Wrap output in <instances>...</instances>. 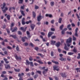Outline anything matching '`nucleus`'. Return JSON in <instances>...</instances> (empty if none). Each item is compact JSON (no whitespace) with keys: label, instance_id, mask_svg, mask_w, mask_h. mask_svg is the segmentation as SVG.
Returning <instances> with one entry per match:
<instances>
[{"label":"nucleus","instance_id":"nucleus-33","mask_svg":"<svg viewBox=\"0 0 80 80\" xmlns=\"http://www.w3.org/2000/svg\"><path fill=\"white\" fill-rule=\"evenodd\" d=\"M72 52H75V53H77V49H76V48H74L73 50H72Z\"/></svg>","mask_w":80,"mask_h":80},{"label":"nucleus","instance_id":"nucleus-6","mask_svg":"<svg viewBox=\"0 0 80 80\" xmlns=\"http://www.w3.org/2000/svg\"><path fill=\"white\" fill-rule=\"evenodd\" d=\"M53 32H48V38H50L51 35H52V34H53Z\"/></svg>","mask_w":80,"mask_h":80},{"label":"nucleus","instance_id":"nucleus-15","mask_svg":"<svg viewBox=\"0 0 80 80\" xmlns=\"http://www.w3.org/2000/svg\"><path fill=\"white\" fill-rule=\"evenodd\" d=\"M59 60L61 61H65L66 58L61 57L59 58Z\"/></svg>","mask_w":80,"mask_h":80},{"label":"nucleus","instance_id":"nucleus-21","mask_svg":"<svg viewBox=\"0 0 80 80\" xmlns=\"http://www.w3.org/2000/svg\"><path fill=\"white\" fill-rule=\"evenodd\" d=\"M37 62H38V63H39L40 64H43V62H42V61H40L39 60H38L37 61Z\"/></svg>","mask_w":80,"mask_h":80},{"label":"nucleus","instance_id":"nucleus-11","mask_svg":"<svg viewBox=\"0 0 80 80\" xmlns=\"http://www.w3.org/2000/svg\"><path fill=\"white\" fill-rule=\"evenodd\" d=\"M26 65H29L30 64V62L28 61V60H26V62L25 63Z\"/></svg>","mask_w":80,"mask_h":80},{"label":"nucleus","instance_id":"nucleus-19","mask_svg":"<svg viewBox=\"0 0 80 80\" xmlns=\"http://www.w3.org/2000/svg\"><path fill=\"white\" fill-rule=\"evenodd\" d=\"M46 17H49L50 18H51L52 17V15L51 14H46L45 15Z\"/></svg>","mask_w":80,"mask_h":80},{"label":"nucleus","instance_id":"nucleus-12","mask_svg":"<svg viewBox=\"0 0 80 80\" xmlns=\"http://www.w3.org/2000/svg\"><path fill=\"white\" fill-rule=\"evenodd\" d=\"M17 27H14L13 28V30H12V32H17Z\"/></svg>","mask_w":80,"mask_h":80},{"label":"nucleus","instance_id":"nucleus-31","mask_svg":"<svg viewBox=\"0 0 80 80\" xmlns=\"http://www.w3.org/2000/svg\"><path fill=\"white\" fill-rule=\"evenodd\" d=\"M38 77V74H36L33 76V78L34 79H35L37 78Z\"/></svg>","mask_w":80,"mask_h":80},{"label":"nucleus","instance_id":"nucleus-43","mask_svg":"<svg viewBox=\"0 0 80 80\" xmlns=\"http://www.w3.org/2000/svg\"><path fill=\"white\" fill-rule=\"evenodd\" d=\"M36 72H37V73H39V74H40V75H41V71H36Z\"/></svg>","mask_w":80,"mask_h":80},{"label":"nucleus","instance_id":"nucleus-16","mask_svg":"<svg viewBox=\"0 0 80 80\" xmlns=\"http://www.w3.org/2000/svg\"><path fill=\"white\" fill-rule=\"evenodd\" d=\"M20 12H21V13L22 15H23V16H25V13H24V11H23L22 10H20Z\"/></svg>","mask_w":80,"mask_h":80},{"label":"nucleus","instance_id":"nucleus-22","mask_svg":"<svg viewBox=\"0 0 80 80\" xmlns=\"http://www.w3.org/2000/svg\"><path fill=\"white\" fill-rule=\"evenodd\" d=\"M10 37H12L13 38H14V39H15V38H17V36H16V35H10Z\"/></svg>","mask_w":80,"mask_h":80},{"label":"nucleus","instance_id":"nucleus-23","mask_svg":"<svg viewBox=\"0 0 80 80\" xmlns=\"http://www.w3.org/2000/svg\"><path fill=\"white\" fill-rule=\"evenodd\" d=\"M23 0H19V2H18V3L19 4H22L23 3Z\"/></svg>","mask_w":80,"mask_h":80},{"label":"nucleus","instance_id":"nucleus-42","mask_svg":"<svg viewBox=\"0 0 80 80\" xmlns=\"http://www.w3.org/2000/svg\"><path fill=\"white\" fill-rule=\"evenodd\" d=\"M51 57H53V51L51 52Z\"/></svg>","mask_w":80,"mask_h":80},{"label":"nucleus","instance_id":"nucleus-39","mask_svg":"<svg viewBox=\"0 0 80 80\" xmlns=\"http://www.w3.org/2000/svg\"><path fill=\"white\" fill-rule=\"evenodd\" d=\"M29 61H32L33 60V58L30 56L29 58Z\"/></svg>","mask_w":80,"mask_h":80},{"label":"nucleus","instance_id":"nucleus-30","mask_svg":"<svg viewBox=\"0 0 80 80\" xmlns=\"http://www.w3.org/2000/svg\"><path fill=\"white\" fill-rule=\"evenodd\" d=\"M63 25L62 24L61 26H60L59 28L61 30H62L63 29Z\"/></svg>","mask_w":80,"mask_h":80},{"label":"nucleus","instance_id":"nucleus-62","mask_svg":"<svg viewBox=\"0 0 80 80\" xmlns=\"http://www.w3.org/2000/svg\"><path fill=\"white\" fill-rule=\"evenodd\" d=\"M30 70L28 68H26V72H28Z\"/></svg>","mask_w":80,"mask_h":80},{"label":"nucleus","instance_id":"nucleus-37","mask_svg":"<svg viewBox=\"0 0 80 80\" xmlns=\"http://www.w3.org/2000/svg\"><path fill=\"white\" fill-rule=\"evenodd\" d=\"M32 23V21L30 20L29 21H27L26 22V24H28L29 23Z\"/></svg>","mask_w":80,"mask_h":80},{"label":"nucleus","instance_id":"nucleus-46","mask_svg":"<svg viewBox=\"0 0 80 80\" xmlns=\"http://www.w3.org/2000/svg\"><path fill=\"white\" fill-rule=\"evenodd\" d=\"M78 32H75V35L76 37H78V34H77Z\"/></svg>","mask_w":80,"mask_h":80},{"label":"nucleus","instance_id":"nucleus-59","mask_svg":"<svg viewBox=\"0 0 80 80\" xmlns=\"http://www.w3.org/2000/svg\"><path fill=\"white\" fill-rule=\"evenodd\" d=\"M80 68H76V70H77V72H78V70H80Z\"/></svg>","mask_w":80,"mask_h":80},{"label":"nucleus","instance_id":"nucleus-56","mask_svg":"<svg viewBox=\"0 0 80 80\" xmlns=\"http://www.w3.org/2000/svg\"><path fill=\"white\" fill-rule=\"evenodd\" d=\"M64 30H62V32H61V33L62 34V35H63V34H65V32H64Z\"/></svg>","mask_w":80,"mask_h":80},{"label":"nucleus","instance_id":"nucleus-40","mask_svg":"<svg viewBox=\"0 0 80 80\" xmlns=\"http://www.w3.org/2000/svg\"><path fill=\"white\" fill-rule=\"evenodd\" d=\"M25 5H23V6H22L21 7V9H22V10H24V9L25 8Z\"/></svg>","mask_w":80,"mask_h":80},{"label":"nucleus","instance_id":"nucleus-48","mask_svg":"<svg viewBox=\"0 0 80 80\" xmlns=\"http://www.w3.org/2000/svg\"><path fill=\"white\" fill-rule=\"evenodd\" d=\"M4 53L5 55H8V53H7V51H6L4 52Z\"/></svg>","mask_w":80,"mask_h":80},{"label":"nucleus","instance_id":"nucleus-64","mask_svg":"<svg viewBox=\"0 0 80 80\" xmlns=\"http://www.w3.org/2000/svg\"><path fill=\"white\" fill-rule=\"evenodd\" d=\"M51 31H55V28H51Z\"/></svg>","mask_w":80,"mask_h":80},{"label":"nucleus","instance_id":"nucleus-7","mask_svg":"<svg viewBox=\"0 0 80 80\" xmlns=\"http://www.w3.org/2000/svg\"><path fill=\"white\" fill-rule=\"evenodd\" d=\"M6 5V4L5 3L3 2V4H1V7L2 9H3L4 8H5V6Z\"/></svg>","mask_w":80,"mask_h":80},{"label":"nucleus","instance_id":"nucleus-51","mask_svg":"<svg viewBox=\"0 0 80 80\" xmlns=\"http://www.w3.org/2000/svg\"><path fill=\"white\" fill-rule=\"evenodd\" d=\"M71 25H72V27H75V24H74V23H72L71 24Z\"/></svg>","mask_w":80,"mask_h":80},{"label":"nucleus","instance_id":"nucleus-28","mask_svg":"<svg viewBox=\"0 0 80 80\" xmlns=\"http://www.w3.org/2000/svg\"><path fill=\"white\" fill-rule=\"evenodd\" d=\"M55 3H54V2L52 1L50 3V4L51 5V6L52 7L53 6V5H54V4Z\"/></svg>","mask_w":80,"mask_h":80},{"label":"nucleus","instance_id":"nucleus-26","mask_svg":"<svg viewBox=\"0 0 80 80\" xmlns=\"http://www.w3.org/2000/svg\"><path fill=\"white\" fill-rule=\"evenodd\" d=\"M62 18H59L58 20V23H62Z\"/></svg>","mask_w":80,"mask_h":80},{"label":"nucleus","instance_id":"nucleus-35","mask_svg":"<svg viewBox=\"0 0 80 80\" xmlns=\"http://www.w3.org/2000/svg\"><path fill=\"white\" fill-rule=\"evenodd\" d=\"M30 64L31 67H33L34 66V65H33V62H30Z\"/></svg>","mask_w":80,"mask_h":80},{"label":"nucleus","instance_id":"nucleus-47","mask_svg":"<svg viewBox=\"0 0 80 80\" xmlns=\"http://www.w3.org/2000/svg\"><path fill=\"white\" fill-rule=\"evenodd\" d=\"M78 56L77 57V58L78 59H79V58H80V54L78 53Z\"/></svg>","mask_w":80,"mask_h":80},{"label":"nucleus","instance_id":"nucleus-41","mask_svg":"<svg viewBox=\"0 0 80 80\" xmlns=\"http://www.w3.org/2000/svg\"><path fill=\"white\" fill-rule=\"evenodd\" d=\"M67 34H69L70 35H72V32H66Z\"/></svg>","mask_w":80,"mask_h":80},{"label":"nucleus","instance_id":"nucleus-34","mask_svg":"<svg viewBox=\"0 0 80 80\" xmlns=\"http://www.w3.org/2000/svg\"><path fill=\"white\" fill-rule=\"evenodd\" d=\"M16 50L18 51V52H19L20 51L18 46H17V47L16 48Z\"/></svg>","mask_w":80,"mask_h":80},{"label":"nucleus","instance_id":"nucleus-13","mask_svg":"<svg viewBox=\"0 0 80 80\" xmlns=\"http://www.w3.org/2000/svg\"><path fill=\"white\" fill-rule=\"evenodd\" d=\"M24 75V73L22 72L21 74L19 73L18 74V77H22L21 76H23Z\"/></svg>","mask_w":80,"mask_h":80},{"label":"nucleus","instance_id":"nucleus-14","mask_svg":"<svg viewBox=\"0 0 80 80\" xmlns=\"http://www.w3.org/2000/svg\"><path fill=\"white\" fill-rule=\"evenodd\" d=\"M64 49L65 50H67V51H68V49H69V48H68L67 46V45H66V44H65L64 46Z\"/></svg>","mask_w":80,"mask_h":80},{"label":"nucleus","instance_id":"nucleus-53","mask_svg":"<svg viewBox=\"0 0 80 80\" xmlns=\"http://www.w3.org/2000/svg\"><path fill=\"white\" fill-rule=\"evenodd\" d=\"M39 8V7L38 6L35 5V9L37 10V9H38Z\"/></svg>","mask_w":80,"mask_h":80},{"label":"nucleus","instance_id":"nucleus-17","mask_svg":"<svg viewBox=\"0 0 80 80\" xmlns=\"http://www.w3.org/2000/svg\"><path fill=\"white\" fill-rule=\"evenodd\" d=\"M3 60L5 61V62L7 64V63H9V61H7V59H6L5 58H4Z\"/></svg>","mask_w":80,"mask_h":80},{"label":"nucleus","instance_id":"nucleus-45","mask_svg":"<svg viewBox=\"0 0 80 80\" xmlns=\"http://www.w3.org/2000/svg\"><path fill=\"white\" fill-rule=\"evenodd\" d=\"M15 24V23H12L10 26V27H13V26H14V24Z\"/></svg>","mask_w":80,"mask_h":80},{"label":"nucleus","instance_id":"nucleus-58","mask_svg":"<svg viewBox=\"0 0 80 80\" xmlns=\"http://www.w3.org/2000/svg\"><path fill=\"white\" fill-rule=\"evenodd\" d=\"M29 45H30V46L32 47H33V44L31 42L30 43Z\"/></svg>","mask_w":80,"mask_h":80},{"label":"nucleus","instance_id":"nucleus-24","mask_svg":"<svg viewBox=\"0 0 80 80\" xmlns=\"http://www.w3.org/2000/svg\"><path fill=\"white\" fill-rule=\"evenodd\" d=\"M55 42H56V41H55L52 40L51 41V45H54V44L55 43Z\"/></svg>","mask_w":80,"mask_h":80},{"label":"nucleus","instance_id":"nucleus-36","mask_svg":"<svg viewBox=\"0 0 80 80\" xmlns=\"http://www.w3.org/2000/svg\"><path fill=\"white\" fill-rule=\"evenodd\" d=\"M73 52H68V55H73Z\"/></svg>","mask_w":80,"mask_h":80},{"label":"nucleus","instance_id":"nucleus-32","mask_svg":"<svg viewBox=\"0 0 80 80\" xmlns=\"http://www.w3.org/2000/svg\"><path fill=\"white\" fill-rule=\"evenodd\" d=\"M14 70L15 72H19L20 71V70L19 69H17L14 68Z\"/></svg>","mask_w":80,"mask_h":80},{"label":"nucleus","instance_id":"nucleus-25","mask_svg":"<svg viewBox=\"0 0 80 80\" xmlns=\"http://www.w3.org/2000/svg\"><path fill=\"white\" fill-rule=\"evenodd\" d=\"M62 77H63V78L67 77V75L65 74V73H62Z\"/></svg>","mask_w":80,"mask_h":80},{"label":"nucleus","instance_id":"nucleus-1","mask_svg":"<svg viewBox=\"0 0 80 80\" xmlns=\"http://www.w3.org/2000/svg\"><path fill=\"white\" fill-rule=\"evenodd\" d=\"M72 43V38H69L66 40V43L67 44V45L68 47H70L71 45V44Z\"/></svg>","mask_w":80,"mask_h":80},{"label":"nucleus","instance_id":"nucleus-2","mask_svg":"<svg viewBox=\"0 0 80 80\" xmlns=\"http://www.w3.org/2000/svg\"><path fill=\"white\" fill-rule=\"evenodd\" d=\"M43 18V16L41 15L38 16L37 18V20L38 22H40L41 19H42Z\"/></svg>","mask_w":80,"mask_h":80},{"label":"nucleus","instance_id":"nucleus-61","mask_svg":"<svg viewBox=\"0 0 80 80\" xmlns=\"http://www.w3.org/2000/svg\"><path fill=\"white\" fill-rule=\"evenodd\" d=\"M7 48H8V49H9V50H11V49H12V48L10 46H8Z\"/></svg>","mask_w":80,"mask_h":80},{"label":"nucleus","instance_id":"nucleus-29","mask_svg":"<svg viewBox=\"0 0 80 80\" xmlns=\"http://www.w3.org/2000/svg\"><path fill=\"white\" fill-rule=\"evenodd\" d=\"M7 18L8 20H9L10 19V15H8L7 16Z\"/></svg>","mask_w":80,"mask_h":80},{"label":"nucleus","instance_id":"nucleus-57","mask_svg":"<svg viewBox=\"0 0 80 80\" xmlns=\"http://www.w3.org/2000/svg\"><path fill=\"white\" fill-rule=\"evenodd\" d=\"M67 60H68V61H70V60H71V58H70V57L67 58Z\"/></svg>","mask_w":80,"mask_h":80},{"label":"nucleus","instance_id":"nucleus-49","mask_svg":"<svg viewBox=\"0 0 80 80\" xmlns=\"http://www.w3.org/2000/svg\"><path fill=\"white\" fill-rule=\"evenodd\" d=\"M34 49L37 51H38V48L36 47Z\"/></svg>","mask_w":80,"mask_h":80},{"label":"nucleus","instance_id":"nucleus-3","mask_svg":"<svg viewBox=\"0 0 80 80\" xmlns=\"http://www.w3.org/2000/svg\"><path fill=\"white\" fill-rule=\"evenodd\" d=\"M53 70H56V71H59V68H58V67L57 66H54L53 67Z\"/></svg>","mask_w":80,"mask_h":80},{"label":"nucleus","instance_id":"nucleus-4","mask_svg":"<svg viewBox=\"0 0 80 80\" xmlns=\"http://www.w3.org/2000/svg\"><path fill=\"white\" fill-rule=\"evenodd\" d=\"M14 56L16 59L17 60H18L20 61H21V60H22V58L21 57H18V56H17V55H16Z\"/></svg>","mask_w":80,"mask_h":80},{"label":"nucleus","instance_id":"nucleus-9","mask_svg":"<svg viewBox=\"0 0 80 80\" xmlns=\"http://www.w3.org/2000/svg\"><path fill=\"white\" fill-rule=\"evenodd\" d=\"M5 66L6 69H10V66L9 64H5Z\"/></svg>","mask_w":80,"mask_h":80},{"label":"nucleus","instance_id":"nucleus-63","mask_svg":"<svg viewBox=\"0 0 80 80\" xmlns=\"http://www.w3.org/2000/svg\"><path fill=\"white\" fill-rule=\"evenodd\" d=\"M54 22H55V21L54 20H52L51 21V23H54Z\"/></svg>","mask_w":80,"mask_h":80},{"label":"nucleus","instance_id":"nucleus-5","mask_svg":"<svg viewBox=\"0 0 80 80\" xmlns=\"http://www.w3.org/2000/svg\"><path fill=\"white\" fill-rule=\"evenodd\" d=\"M27 27H26L25 28H24L22 27H21L20 28V30H22V32H25V31H26V30L27 28Z\"/></svg>","mask_w":80,"mask_h":80},{"label":"nucleus","instance_id":"nucleus-20","mask_svg":"<svg viewBox=\"0 0 80 80\" xmlns=\"http://www.w3.org/2000/svg\"><path fill=\"white\" fill-rule=\"evenodd\" d=\"M60 45V42H58L56 44V46H57V47H59Z\"/></svg>","mask_w":80,"mask_h":80},{"label":"nucleus","instance_id":"nucleus-18","mask_svg":"<svg viewBox=\"0 0 80 80\" xmlns=\"http://www.w3.org/2000/svg\"><path fill=\"white\" fill-rule=\"evenodd\" d=\"M32 13L33 18H35V17H36V14H35V12L34 11H33Z\"/></svg>","mask_w":80,"mask_h":80},{"label":"nucleus","instance_id":"nucleus-55","mask_svg":"<svg viewBox=\"0 0 80 80\" xmlns=\"http://www.w3.org/2000/svg\"><path fill=\"white\" fill-rule=\"evenodd\" d=\"M40 33L42 35L44 36L45 35V33L43 32H41Z\"/></svg>","mask_w":80,"mask_h":80},{"label":"nucleus","instance_id":"nucleus-50","mask_svg":"<svg viewBox=\"0 0 80 80\" xmlns=\"http://www.w3.org/2000/svg\"><path fill=\"white\" fill-rule=\"evenodd\" d=\"M78 28H76L75 30V32H78Z\"/></svg>","mask_w":80,"mask_h":80},{"label":"nucleus","instance_id":"nucleus-10","mask_svg":"<svg viewBox=\"0 0 80 80\" xmlns=\"http://www.w3.org/2000/svg\"><path fill=\"white\" fill-rule=\"evenodd\" d=\"M25 39H27V40H28V38H27V37H25L22 38V41L23 42H25Z\"/></svg>","mask_w":80,"mask_h":80},{"label":"nucleus","instance_id":"nucleus-52","mask_svg":"<svg viewBox=\"0 0 80 80\" xmlns=\"http://www.w3.org/2000/svg\"><path fill=\"white\" fill-rule=\"evenodd\" d=\"M18 33L19 34V35H22V32H21L20 31H18Z\"/></svg>","mask_w":80,"mask_h":80},{"label":"nucleus","instance_id":"nucleus-60","mask_svg":"<svg viewBox=\"0 0 80 80\" xmlns=\"http://www.w3.org/2000/svg\"><path fill=\"white\" fill-rule=\"evenodd\" d=\"M24 45L25 46H28V43L27 42L25 43Z\"/></svg>","mask_w":80,"mask_h":80},{"label":"nucleus","instance_id":"nucleus-44","mask_svg":"<svg viewBox=\"0 0 80 80\" xmlns=\"http://www.w3.org/2000/svg\"><path fill=\"white\" fill-rule=\"evenodd\" d=\"M72 38H73V40H74V41L76 40V38H75V37H74V36H72Z\"/></svg>","mask_w":80,"mask_h":80},{"label":"nucleus","instance_id":"nucleus-38","mask_svg":"<svg viewBox=\"0 0 80 80\" xmlns=\"http://www.w3.org/2000/svg\"><path fill=\"white\" fill-rule=\"evenodd\" d=\"M6 30L7 31V32L8 34H9L10 33V30H9V29L8 28L6 29Z\"/></svg>","mask_w":80,"mask_h":80},{"label":"nucleus","instance_id":"nucleus-27","mask_svg":"<svg viewBox=\"0 0 80 80\" xmlns=\"http://www.w3.org/2000/svg\"><path fill=\"white\" fill-rule=\"evenodd\" d=\"M52 62H53L54 63H55V64H56V65H58V62L56 61H55L52 60Z\"/></svg>","mask_w":80,"mask_h":80},{"label":"nucleus","instance_id":"nucleus-54","mask_svg":"<svg viewBox=\"0 0 80 80\" xmlns=\"http://www.w3.org/2000/svg\"><path fill=\"white\" fill-rule=\"evenodd\" d=\"M2 74H6V73H7V72L5 71H3L2 72Z\"/></svg>","mask_w":80,"mask_h":80},{"label":"nucleus","instance_id":"nucleus-8","mask_svg":"<svg viewBox=\"0 0 80 80\" xmlns=\"http://www.w3.org/2000/svg\"><path fill=\"white\" fill-rule=\"evenodd\" d=\"M35 25L34 24H32L30 25V27L31 28L32 30H33L34 29V28H35Z\"/></svg>","mask_w":80,"mask_h":80}]
</instances>
